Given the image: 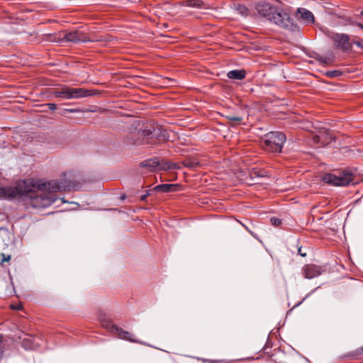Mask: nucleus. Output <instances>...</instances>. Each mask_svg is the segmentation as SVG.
I'll list each match as a JSON object with an SVG mask.
<instances>
[{"mask_svg":"<svg viewBox=\"0 0 363 363\" xmlns=\"http://www.w3.org/2000/svg\"><path fill=\"white\" fill-rule=\"evenodd\" d=\"M257 13L277 26L288 30H294L296 26L294 19L284 9L262 2L256 6Z\"/></svg>","mask_w":363,"mask_h":363,"instance_id":"obj_3","label":"nucleus"},{"mask_svg":"<svg viewBox=\"0 0 363 363\" xmlns=\"http://www.w3.org/2000/svg\"><path fill=\"white\" fill-rule=\"evenodd\" d=\"M163 169H173L177 168V164L174 162H166L163 164L162 167Z\"/></svg>","mask_w":363,"mask_h":363,"instance_id":"obj_22","label":"nucleus"},{"mask_svg":"<svg viewBox=\"0 0 363 363\" xmlns=\"http://www.w3.org/2000/svg\"><path fill=\"white\" fill-rule=\"evenodd\" d=\"M297 18L303 20L306 23H312L315 21L312 12L304 8H299L297 10Z\"/></svg>","mask_w":363,"mask_h":363,"instance_id":"obj_12","label":"nucleus"},{"mask_svg":"<svg viewBox=\"0 0 363 363\" xmlns=\"http://www.w3.org/2000/svg\"><path fill=\"white\" fill-rule=\"evenodd\" d=\"M360 15H361L362 16H363V10L361 11Z\"/></svg>","mask_w":363,"mask_h":363,"instance_id":"obj_36","label":"nucleus"},{"mask_svg":"<svg viewBox=\"0 0 363 363\" xmlns=\"http://www.w3.org/2000/svg\"><path fill=\"white\" fill-rule=\"evenodd\" d=\"M329 77H337L342 75V72L339 70L330 71L327 72Z\"/></svg>","mask_w":363,"mask_h":363,"instance_id":"obj_23","label":"nucleus"},{"mask_svg":"<svg viewBox=\"0 0 363 363\" xmlns=\"http://www.w3.org/2000/svg\"><path fill=\"white\" fill-rule=\"evenodd\" d=\"M100 322L103 328L108 330L113 334L116 332V328H118L109 318L105 316L100 318Z\"/></svg>","mask_w":363,"mask_h":363,"instance_id":"obj_15","label":"nucleus"},{"mask_svg":"<svg viewBox=\"0 0 363 363\" xmlns=\"http://www.w3.org/2000/svg\"><path fill=\"white\" fill-rule=\"evenodd\" d=\"M330 38L333 40L336 48L341 50L343 52H347L352 48L350 37L344 33H331Z\"/></svg>","mask_w":363,"mask_h":363,"instance_id":"obj_8","label":"nucleus"},{"mask_svg":"<svg viewBox=\"0 0 363 363\" xmlns=\"http://www.w3.org/2000/svg\"><path fill=\"white\" fill-rule=\"evenodd\" d=\"M54 96L64 99H80L90 96V91L83 88H73L64 85L52 92Z\"/></svg>","mask_w":363,"mask_h":363,"instance_id":"obj_6","label":"nucleus"},{"mask_svg":"<svg viewBox=\"0 0 363 363\" xmlns=\"http://www.w3.org/2000/svg\"><path fill=\"white\" fill-rule=\"evenodd\" d=\"M149 194H143L140 196V200L141 201H145L147 197L148 196Z\"/></svg>","mask_w":363,"mask_h":363,"instance_id":"obj_32","label":"nucleus"},{"mask_svg":"<svg viewBox=\"0 0 363 363\" xmlns=\"http://www.w3.org/2000/svg\"><path fill=\"white\" fill-rule=\"evenodd\" d=\"M286 142V135L281 132H269L261 140L262 147L269 152H281Z\"/></svg>","mask_w":363,"mask_h":363,"instance_id":"obj_5","label":"nucleus"},{"mask_svg":"<svg viewBox=\"0 0 363 363\" xmlns=\"http://www.w3.org/2000/svg\"><path fill=\"white\" fill-rule=\"evenodd\" d=\"M236 11L243 16H247L248 15V9L244 5H238L236 7Z\"/></svg>","mask_w":363,"mask_h":363,"instance_id":"obj_21","label":"nucleus"},{"mask_svg":"<svg viewBox=\"0 0 363 363\" xmlns=\"http://www.w3.org/2000/svg\"><path fill=\"white\" fill-rule=\"evenodd\" d=\"M313 140L315 143H318L319 142V136L318 135H315L313 138Z\"/></svg>","mask_w":363,"mask_h":363,"instance_id":"obj_33","label":"nucleus"},{"mask_svg":"<svg viewBox=\"0 0 363 363\" xmlns=\"http://www.w3.org/2000/svg\"><path fill=\"white\" fill-rule=\"evenodd\" d=\"M47 105H48L49 109H50L52 111H54L57 108V105L55 104L50 103V104H48Z\"/></svg>","mask_w":363,"mask_h":363,"instance_id":"obj_28","label":"nucleus"},{"mask_svg":"<svg viewBox=\"0 0 363 363\" xmlns=\"http://www.w3.org/2000/svg\"><path fill=\"white\" fill-rule=\"evenodd\" d=\"M11 308L13 310L20 311L23 308V306L21 303L12 304L11 305Z\"/></svg>","mask_w":363,"mask_h":363,"instance_id":"obj_27","label":"nucleus"},{"mask_svg":"<svg viewBox=\"0 0 363 363\" xmlns=\"http://www.w3.org/2000/svg\"><path fill=\"white\" fill-rule=\"evenodd\" d=\"M63 39L67 42H72L75 43L102 41V39H90L85 33L79 30H74L65 33Z\"/></svg>","mask_w":363,"mask_h":363,"instance_id":"obj_9","label":"nucleus"},{"mask_svg":"<svg viewBox=\"0 0 363 363\" xmlns=\"http://www.w3.org/2000/svg\"><path fill=\"white\" fill-rule=\"evenodd\" d=\"M351 43H352V45L354 44V45H357L358 48L363 49V43L361 40H352V41H351Z\"/></svg>","mask_w":363,"mask_h":363,"instance_id":"obj_26","label":"nucleus"},{"mask_svg":"<svg viewBox=\"0 0 363 363\" xmlns=\"http://www.w3.org/2000/svg\"><path fill=\"white\" fill-rule=\"evenodd\" d=\"M357 26L363 29V25L358 23Z\"/></svg>","mask_w":363,"mask_h":363,"instance_id":"obj_35","label":"nucleus"},{"mask_svg":"<svg viewBox=\"0 0 363 363\" xmlns=\"http://www.w3.org/2000/svg\"><path fill=\"white\" fill-rule=\"evenodd\" d=\"M182 5L184 6L199 8V9H206L205 3L202 0H184L182 2Z\"/></svg>","mask_w":363,"mask_h":363,"instance_id":"obj_17","label":"nucleus"},{"mask_svg":"<svg viewBox=\"0 0 363 363\" xmlns=\"http://www.w3.org/2000/svg\"><path fill=\"white\" fill-rule=\"evenodd\" d=\"M169 134L167 130L158 125H146L144 129L132 131L124 138L127 145H142L156 144L167 140Z\"/></svg>","mask_w":363,"mask_h":363,"instance_id":"obj_2","label":"nucleus"},{"mask_svg":"<svg viewBox=\"0 0 363 363\" xmlns=\"http://www.w3.org/2000/svg\"><path fill=\"white\" fill-rule=\"evenodd\" d=\"M298 254L301 256V257H306V252H303L302 251V249L301 247H299L298 250Z\"/></svg>","mask_w":363,"mask_h":363,"instance_id":"obj_29","label":"nucleus"},{"mask_svg":"<svg viewBox=\"0 0 363 363\" xmlns=\"http://www.w3.org/2000/svg\"><path fill=\"white\" fill-rule=\"evenodd\" d=\"M67 174H63L59 180H52L44 183H38L34 179H28L33 186L28 192L22 195L25 206L28 208H44L51 206L57 200L56 192L70 191L75 184L70 179H67Z\"/></svg>","mask_w":363,"mask_h":363,"instance_id":"obj_1","label":"nucleus"},{"mask_svg":"<svg viewBox=\"0 0 363 363\" xmlns=\"http://www.w3.org/2000/svg\"><path fill=\"white\" fill-rule=\"evenodd\" d=\"M362 350L363 351V347L362 348Z\"/></svg>","mask_w":363,"mask_h":363,"instance_id":"obj_37","label":"nucleus"},{"mask_svg":"<svg viewBox=\"0 0 363 363\" xmlns=\"http://www.w3.org/2000/svg\"><path fill=\"white\" fill-rule=\"evenodd\" d=\"M303 274L306 279H313L322 274L323 270L318 266L315 264H306L303 269Z\"/></svg>","mask_w":363,"mask_h":363,"instance_id":"obj_11","label":"nucleus"},{"mask_svg":"<svg viewBox=\"0 0 363 363\" xmlns=\"http://www.w3.org/2000/svg\"><path fill=\"white\" fill-rule=\"evenodd\" d=\"M323 181L333 186H347L353 180V175L350 173L341 172L337 174L326 173L323 176Z\"/></svg>","mask_w":363,"mask_h":363,"instance_id":"obj_7","label":"nucleus"},{"mask_svg":"<svg viewBox=\"0 0 363 363\" xmlns=\"http://www.w3.org/2000/svg\"><path fill=\"white\" fill-rule=\"evenodd\" d=\"M179 185L174 184H160L153 188L155 191L162 192H172L176 191L178 189Z\"/></svg>","mask_w":363,"mask_h":363,"instance_id":"obj_14","label":"nucleus"},{"mask_svg":"<svg viewBox=\"0 0 363 363\" xmlns=\"http://www.w3.org/2000/svg\"><path fill=\"white\" fill-rule=\"evenodd\" d=\"M270 220H271V223H272V225H274L275 226L279 225L281 223V220H279V218H272L270 219Z\"/></svg>","mask_w":363,"mask_h":363,"instance_id":"obj_25","label":"nucleus"},{"mask_svg":"<svg viewBox=\"0 0 363 363\" xmlns=\"http://www.w3.org/2000/svg\"><path fill=\"white\" fill-rule=\"evenodd\" d=\"M250 179L252 180H254L257 178L264 177L265 175L264 172L262 171L257 169H253L250 173Z\"/></svg>","mask_w":363,"mask_h":363,"instance_id":"obj_19","label":"nucleus"},{"mask_svg":"<svg viewBox=\"0 0 363 363\" xmlns=\"http://www.w3.org/2000/svg\"><path fill=\"white\" fill-rule=\"evenodd\" d=\"M67 111L68 112H69V113H75V112H78L79 111L78 109H75V108H70V109H67Z\"/></svg>","mask_w":363,"mask_h":363,"instance_id":"obj_34","label":"nucleus"},{"mask_svg":"<svg viewBox=\"0 0 363 363\" xmlns=\"http://www.w3.org/2000/svg\"><path fill=\"white\" fill-rule=\"evenodd\" d=\"M344 357H352V358H357V355L354 353H350L347 354H345Z\"/></svg>","mask_w":363,"mask_h":363,"instance_id":"obj_31","label":"nucleus"},{"mask_svg":"<svg viewBox=\"0 0 363 363\" xmlns=\"http://www.w3.org/2000/svg\"><path fill=\"white\" fill-rule=\"evenodd\" d=\"M113 335L117 336L118 338L123 339L131 342L141 343V342H139L138 340L133 338V335L132 333H129L128 331H125L119 327L116 328V330Z\"/></svg>","mask_w":363,"mask_h":363,"instance_id":"obj_13","label":"nucleus"},{"mask_svg":"<svg viewBox=\"0 0 363 363\" xmlns=\"http://www.w3.org/2000/svg\"><path fill=\"white\" fill-rule=\"evenodd\" d=\"M2 255H3V259H1L2 262H8L10 260L11 256L9 255V256L6 257L5 255H4V254Z\"/></svg>","mask_w":363,"mask_h":363,"instance_id":"obj_30","label":"nucleus"},{"mask_svg":"<svg viewBox=\"0 0 363 363\" xmlns=\"http://www.w3.org/2000/svg\"><path fill=\"white\" fill-rule=\"evenodd\" d=\"M33 186L30 182L26 179L18 181L15 186H0V198L6 200H13L22 197L26 192H28Z\"/></svg>","mask_w":363,"mask_h":363,"instance_id":"obj_4","label":"nucleus"},{"mask_svg":"<svg viewBox=\"0 0 363 363\" xmlns=\"http://www.w3.org/2000/svg\"><path fill=\"white\" fill-rule=\"evenodd\" d=\"M239 223L250 235H252L256 239H258L257 235L253 231H252L247 226H246L244 223H242L240 221H239Z\"/></svg>","mask_w":363,"mask_h":363,"instance_id":"obj_24","label":"nucleus"},{"mask_svg":"<svg viewBox=\"0 0 363 363\" xmlns=\"http://www.w3.org/2000/svg\"><path fill=\"white\" fill-rule=\"evenodd\" d=\"M42 340L39 337H34L30 335H26L23 338L21 344L26 350H35L41 345Z\"/></svg>","mask_w":363,"mask_h":363,"instance_id":"obj_10","label":"nucleus"},{"mask_svg":"<svg viewBox=\"0 0 363 363\" xmlns=\"http://www.w3.org/2000/svg\"><path fill=\"white\" fill-rule=\"evenodd\" d=\"M159 164L158 161L156 159H149L146 160L140 163V165L143 167H147L150 169H152L154 167H157Z\"/></svg>","mask_w":363,"mask_h":363,"instance_id":"obj_18","label":"nucleus"},{"mask_svg":"<svg viewBox=\"0 0 363 363\" xmlns=\"http://www.w3.org/2000/svg\"><path fill=\"white\" fill-rule=\"evenodd\" d=\"M227 77L230 79L242 80L246 77L245 69H234L228 72Z\"/></svg>","mask_w":363,"mask_h":363,"instance_id":"obj_16","label":"nucleus"},{"mask_svg":"<svg viewBox=\"0 0 363 363\" xmlns=\"http://www.w3.org/2000/svg\"><path fill=\"white\" fill-rule=\"evenodd\" d=\"M226 118L230 122H232L233 125L239 124L242 121V117L229 115L227 116Z\"/></svg>","mask_w":363,"mask_h":363,"instance_id":"obj_20","label":"nucleus"}]
</instances>
